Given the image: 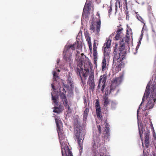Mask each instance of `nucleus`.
I'll return each mask as SVG.
<instances>
[{
    "mask_svg": "<svg viewBox=\"0 0 156 156\" xmlns=\"http://www.w3.org/2000/svg\"><path fill=\"white\" fill-rule=\"evenodd\" d=\"M59 117L55 119L57 127L59 139L61 146L62 156H73L72 153L67 145L64 132L62 130V123Z\"/></svg>",
    "mask_w": 156,
    "mask_h": 156,
    "instance_id": "obj_1",
    "label": "nucleus"
},
{
    "mask_svg": "<svg viewBox=\"0 0 156 156\" xmlns=\"http://www.w3.org/2000/svg\"><path fill=\"white\" fill-rule=\"evenodd\" d=\"M115 40H120L119 50L117 49L118 44L116 43L114 47L113 52L114 55V62L117 60L121 61L123 60L126 57V51L124 44L123 39L121 37V34L117 33L115 37Z\"/></svg>",
    "mask_w": 156,
    "mask_h": 156,
    "instance_id": "obj_2",
    "label": "nucleus"
},
{
    "mask_svg": "<svg viewBox=\"0 0 156 156\" xmlns=\"http://www.w3.org/2000/svg\"><path fill=\"white\" fill-rule=\"evenodd\" d=\"M150 91L151 94L148 100V102L146 105V110L152 108L154 106V103L156 100V82L154 85H152L151 88H150V86L149 84H148L147 85L145 93L142 98V102L140 106L141 105L145 98L148 97Z\"/></svg>",
    "mask_w": 156,
    "mask_h": 156,
    "instance_id": "obj_3",
    "label": "nucleus"
},
{
    "mask_svg": "<svg viewBox=\"0 0 156 156\" xmlns=\"http://www.w3.org/2000/svg\"><path fill=\"white\" fill-rule=\"evenodd\" d=\"M80 55L81 56H79L77 54L76 55V59L77 61V66L80 68H83V67L84 68H92L93 65L90 62L89 59L87 58L83 53L81 54Z\"/></svg>",
    "mask_w": 156,
    "mask_h": 156,
    "instance_id": "obj_4",
    "label": "nucleus"
},
{
    "mask_svg": "<svg viewBox=\"0 0 156 156\" xmlns=\"http://www.w3.org/2000/svg\"><path fill=\"white\" fill-rule=\"evenodd\" d=\"M123 77V76L122 75L119 77L113 78L111 81L109 90H106L105 94L108 95L113 93L115 90L116 87H118L122 83Z\"/></svg>",
    "mask_w": 156,
    "mask_h": 156,
    "instance_id": "obj_5",
    "label": "nucleus"
},
{
    "mask_svg": "<svg viewBox=\"0 0 156 156\" xmlns=\"http://www.w3.org/2000/svg\"><path fill=\"white\" fill-rule=\"evenodd\" d=\"M74 133L79 147V149L80 154H81V153L82 152L83 148V140L81 141L82 140L81 137L83 135L82 131V130L79 129L78 127H76L75 129Z\"/></svg>",
    "mask_w": 156,
    "mask_h": 156,
    "instance_id": "obj_6",
    "label": "nucleus"
},
{
    "mask_svg": "<svg viewBox=\"0 0 156 156\" xmlns=\"http://www.w3.org/2000/svg\"><path fill=\"white\" fill-rule=\"evenodd\" d=\"M99 17V21L96 22L92 23L90 25V30H92L96 34L99 35V32L100 30L101 25V21L100 19V15L99 14H98Z\"/></svg>",
    "mask_w": 156,
    "mask_h": 156,
    "instance_id": "obj_7",
    "label": "nucleus"
},
{
    "mask_svg": "<svg viewBox=\"0 0 156 156\" xmlns=\"http://www.w3.org/2000/svg\"><path fill=\"white\" fill-rule=\"evenodd\" d=\"M106 79L107 76L105 74L103 75V76H101L100 77L99 83L98 87V88H100L101 86L102 89L101 90L102 92H103L104 90L105 87Z\"/></svg>",
    "mask_w": 156,
    "mask_h": 156,
    "instance_id": "obj_8",
    "label": "nucleus"
},
{
    "mask_svg": "<svg viewBox=\"0 0 156 156\" xmlns=\"http://www.w3.org/2000/svg\"><path fill=\"white\" fill-rule=\"evenodd\" d=\"M77 69V74L80 76L81 78V75H82L83 77L86 79L88 75L89 72V69Z\"/></svg>",
    "mask_w": 156,
    "mask_h": 156,
    "instance_id": "obj_9",
    "label": "nucleus"
},
{
    "mask_svg": "<svg viewBox=\"0 0 156 156\" xmlns=\"http://www.w3.org/2000/svg\"><path fill=\"white\" fill-rule=\"evenodd\" d=\"M75 50V48L73 44L68 45L65 47L64 51L63 52V54L71 55L73 51Z\"/></svg>",
    "mask_w": 156,
    "mask_h": 156,
    "instance_id": "obj_10",
    "label": "nucleus"
},
{
    "mask_svg": "<svg viewBox=\"0 0 156 156\" xmlns=\"http://www.w3.org/2000/svg\"><path fill=\"white\" fill-rule=\"evenodd\" d=\"M96 111L97 116L98 118H101L102 116L101 114V107L99 104L98 100H97L95 103Z\"/></svg>",
    "mask_w": 156,
    "mask_h": 156,
    "instance_id": "obj_11",
    "label": "nucleus"
},
{
    "mask_svg": "<svg viewBox=\"0 0 156 156\" xmlns=\"http://www.w3.org/2000/svg\"><path fill=\"white\" fill-rule=\"evenodd\" d=\"M64 59L66 62L67 64H69V67L71 68L72 67L71 66V64L72 62V55L68 54H63Z\"/></svg>",
    "mask_w": 156,
    "mask_h": 156,
    "instance_id": "obj_12",
    "label": "nucleus"
},
{
    "mask_svg": "<svg viewBox=\"0 0 156 156\" xmlns=\"http://www.w3.org/2000/svg\"><path fill=\"white\" fill-rule=\"evenodd\" d=\"M112 100L109 99L107 95L103 96L102 101L103 102L104 106L105 107H107L108 105L110 104Z\"/></svg>",
    "mask_w": 156,
    "mask_h": 156,
    "instance_id": "obj_13",
    "label": "nucleus"
},
{
    "mask_svg": "<svg viewBox=\"0 0 156 156\" xmlns=\"http://www.w3.org/2000/svg\"><path fill=\"white\" fill-rule=\"evenodd\" d=\"M59 96L61 98L63 101L64 99L66 98V96L65 93L66 91L65 89L63 87H60L59 89Z\"/></svg>",
    "mask_w": 156,
    "mask_h": 156,
    "instance_id": "obj_14",
    "label": "nucleus"
},
{
    "mask_svg": "<svg viewBox=\"0 0 156 156\" xmlns=\"http://www.w3.org/2000/svg\"><path fill=\"white\" fill-rule=\"evenodd\" d=\"M93 141L92 143V146L93 148H95L96 143H98L100 141V138L99 136H97L95 134L93 136Z\"/></svg>",
    "mask_w": 156,
    "mask_h": 156,
    "instance_id": "obj_15",
    "label": "nucleus"
},
{
    "mask_svg": "<svg viewBox=\"0 0 156 156\" xmlns=\"http://www.w3.org/2000/svg\"><path fill=\"white\" fill-rule=\"evenodd\" d=\"M89 111V108H86L84 110L83 114V120L84 122L85 123L87 120V118L88 116V114Z\"/></svg>",
    "mask_w": 156,
    "mask_h": 156,
    "instance_id": "obj_16",
    "label": "nucleus"
},
{
    "mask_svg": "<svg viewBox=\"0 0 156 156\" xmlns=\"http://www.w3.org/2000/svg\"><path fill=\"white\" fill-rule=\"evenodd\" d=\"M103 48L104 58L108 59L109 58V55L110 54V49L106 47Z\"/></svg>",
    "mask_w": 156,
    "mask_h": 156,
    "instance_id": "obj_17",
    "label": "nucleus"
},
{
    "mask_svg": "<svg viewBox=\"0 0 156 156\" xmlns=\"http://www.w3.org/2000/svg\"><path fill=\"white\" fill-rule=\"evenodd\" d=\"M91 69V73L89 76L88 80L87 83L89 84L94 82V70Z\"/></svg>",
    "mask_w": 156,
    "mask_h": 156,
    "instance_id": "obj_18",
    "label": "nucleus"
},
{
    "mask_svg": "<svg viewBox=\"0 0 156 156\" xmlns=\"http://www.w3.org/2000/svg\"><path fill=\"white\" fill-rule=\"evenodd\" d=\"M149 134L148 133H146L145 136V145L146 148H148L149 146Z\"/></svg>",
    "mask_w": 156,
    "mask_h": 156,
    "instance_id": "obj_19",
    "label": "nucleus"
},
{
    "mask_svg": "<svg viewBox=\"0 0 156 156\" xmlns=\"http://www.w3.org/2000/svg\"><path fill=\"white\" fill-rule=\"evenodd\" d=\"M73 46L75 48V49L76 48L77 49L80 50L82 48V43L78 41H76L73 44Z\"/></svg>",
    "mask_w": 156,
    "mask_h": 156,
    "instance_id": "obj_20",
    "label": "nucleus"
},
{
    "mask_svg": "<svg viewBox=\"0 0 156 156\" xmlns=\"http://www.w3.org/2000/svg\"><path fill=\"white\" fill-rule=\"evenodd\" d=\"M109 125L106 123L105 125V131L106 133L105 134V137H108L110 136V133L109 132Z\"/></svg>",
    "mask_w": 156,
    "mask_h": 156,
    "instance_id": "obj_21",
    "label": "nucleus"
},
{
    "mask_svg": "<svg viewBox=\"0 0 156 156\" xmlns=\"http://www.w3.org/2000/svg\"><path fill=\"white\" fill-rule=\"evenodd\" d=\"M111 44V40L110 39H108L106 40V42L104 44L103 48H110Z\"/></svg>",
    "mask_w": 156,
    "mask_h": 156,
    "instance_id": "obj_22",
    "label": "nucleus"
},
{
    "mask_svg": "<svg viewBox=\"0 0 156 156\" xmlns=\"http://www.w3.org/2000/svg\"><path fill=\"white\" fill-rule=\"evenodd\" d=\"M90 8L89 7V5H88L87 3H86L83 8V12L85 14H87L90 10Z\"/></svg>",
    "mask_w": 156,
    "mask_h": 156,
    "instance_id": "obj_23",
    "label": "nucleus"
},
{
    "mask_svg": "<svg viewBox=\"0 0 156 156\" xmlns=\"http://www.w3.org/2000/svg\"><path fill=\"white\" fill-rule=\"evenodd\" d=\"M97 48L96 43L94 42L93 44V57L98 56Z\"/></svg>",
    "mask_w": 156,
    "mask_h": 156,
    "instance_id": "obj_24",
    "label": "nucleus"
},
{
    "mask_svg": "<svg viewBox=\"0 0 156 156\" xmlns=\"http://www.w3.org/2000/svg\"><path fill=\"white\" fill-rule=\"evenodd\" d=\"M53 79L54 81H57L59 79V77L58 75V74L55 71H54L53 72Z\"/></svg>",
    "mask_w": 156,
    "mask_h": 156,
    "instance_id": "obj_25",
    "label": "nucleus"
},
{
    "mask_svg": "<svg viewBox=\"0 0 156 156\" xmlns=\"http://www.w3.org/2000/svg\"><path fill=\"white\" fill-rule=\"evenodd\" d=\"M85 36L86 40L88 44H91V38L89 36L88 34L87 33H86L85 34Z\"/></svg>",
    "mask_w": 156,
    "mask_h": 156,
    "instance_id": "obj_26",
    "label": "nucleus"
},
{
    "mask_svg": "<svg viewBox=\"0 0 156 156\" xmlns=\"http://www.w3.org/2000/svg\"><path fill=\"white\" fill-rule=\"evenodd\" d=\"M62 111L61 108L58 107H55L53 111V112L57 113H60Z\"/></svg>",
    "mask_w": 156,
    "mask_h": 156,
    "instance_id": "obj_27",
    "label": "nucleus"
},
{
    "mask_svg": "<svg viewBox=\"0 0 156 156\" xmlns=\"http://www.w3.org/2000/svg\"><path fill=\"white\" fill-rule=\"evenodd\" d=\"M107 59V58H103L102 62V68L104 69V68H105L106 67V59Z\"/></svg>",
    "mask_w": 156,
    "mask_h": 156,
    "instance_id": "obj_28",
    "label": "nucleus"
},
{
    "mask_svg": "<svg viewBox=\"0 0 156 156\" xmlns=\"http://www.w3.org/2000/svg\"><path fill=\"white\" fill-rule=\"evenodd\" d=\"M88 84L90 86V90H91L93 91L94 90V89L95 86L94 83H91Z\"/></svg>",
    "mask_w": 156,
    "mask_h": 156,
    "instance_id": "obj_29",
    "label": "nucleus"
},
{
    "mask_svg": "<svg viewBox=\"0 0 156 156\" xmlns=\"http://www.w3.org/2000/svg\"><path fill=\"white\" fill-rule=\"evenodd\" d=\"M68 83L70 86L71 88H72L74 86L73 85V81L71 80V79L69 77L67 81Z\"/></svg>",
    "mask_w": 156,
    "mask_h": 156,
    "instance_id": "obj_30",
    "label": "nucleus"
},
{
    "mask_svg": "<svg viewBox=\"0 0 156 156\" xmlns=\"http://www.w3.org/2000/svg\"><path fill=\"white\" fill-rule=\"evenodd\" d=\"M52 96V99L54 103L56 105H57L58 102L57 101V99L55 96H54L52 94H51Z\"/></svg>",
    "mask_w": 156,
    "mask_h": 156,
    "instance_id": "obj_31",
    "label": "nucleus"
},
{
    "mask_svg": "<svg viewBox=\"0 0 156 156\" xmlns=\"http://www.w3.org/2000/svg\"><path fill=\"white\" fill-rule=\"evenodd\" d=\"M110 104L111 105V108H115L116 105V103L113 101H111Z\"/></svg>",
    "mask_w": 156,
    "mask_h": 156,
    "instance_id": "obj_32",
    "label": "nucleus"
},
{
    "mask_svg": "<svg viewBox=\"0 0 156 156\" xmlns=\"http://www.w3.org/2000/svg\"><path fill=\"white\" fill-rule=\"evenodd\" d=\"M64 100V101H63L64 105L65 107H66L68 105V100L66 98V99H64L63 100Z\"/></svg>",
    "mask_w": 156,
    "mask_h": 156,
    "instance_id": "obj_33",
    "label": "nucleus"
},
{
    "mask_svg": "<svg viewBox=\"0 0 156 156\" xmlns=\"http://www.w3.org/2000/svg\"><path fill=\"white\" fill-rule=\"evenodd\" d=\"M94 63L96 67H97V59H98V56L94 57Z\"/></svg>",
    "mask_w": 156,
    "mask_h": 156,
    "instance_id": "obj_34",
    "label": "nucleus"
},
{
    "mask_svg": "<svg viewBox=\"0 0 156 156\" xmlns=\"http://www.w3.org/2000/svg\"><path fill=\"white\" fill-rule=\"evenodd\" d=\"M97 128L98 129L99 133V134L98 136H100V134L101 133V127L100 126V125L97 126Z\"/></svg>",
    "mask_w": 156,
    "mask_h": 156,
    "instance_id": "obj_35",
    "label": "nucleus"
},
{
    "mask_svg": "<svg viewBox=\"0 0 156 156\" xmlns=\"http://www.w3.org/2000/svg\"><path fill=\"white\" fill-rule=\"evenodd\" d=\"M108 10L109 15H110V14H111V12H112V9L111 5H110L109 7H108Z\"/></svg>",
    "mask_w": 156,
    "mask_h": 156,
    "instance_id": "obj_36",
    "label": "nucleus"
},
{
    "mask_svg": "<svg viewBox=\"0 0 156 156\" xmlns=\"http://www.w3.org/2000/svg\"><path fill=\"white\" fill-rule=\"evenodd\" d=\"M122 30L123 28L122 27H120L117 30L116 33L121 34V31H122Z\"/></svg>",
    "mask_w": 156,
    "mask_h": 156,
    "instance_id": "obj_37",
    "label": "nucleus"
},
{
    "mask_svg": "<svg viewBox=\"0 0 156 156\" xmlns=\"http://www.w3.org/2000/svg\"><path fill=\"white\" fill-rule=\"evenodd\" d=\"M125 14L126 15V19L128 20H129V12L128 11H126Z\"/></svg>",
    "mask_w": 156,
    "mask_h": 156,
    "instance_id": "obj_38",
    "label": "nucleus"
},
{
    "mask_svg": "<svg viewBox=\"0 0 156 156\" xmlns=\"http://www.w3.org/2000/svg\"><path fill=\"white\" fill-rule=\"evenodd\" d=\"M136 16H137V18L140 20V21L141 22H142V21H143V19L142 18V17L139 16V15H138L137 14L136 15Z\"/></svg>",
    "mask_w": 156,
    "mask_h": 156,
    "instance_id": "obj_39",
    "label": "nucleus"
},
{
    "mask_svg": "<svg viewBox=\"0 0 156 156\" xmlns=\"http://www.w3.org/2000/svg\"><path fill=\"white\" fill-rule=\"evenodd\" d=\"M129 32L128 30H127L126 31V38H127L128 40H129L130 39V36L129 35Z\"/></svg>",
    "mask_w": 156,
    "mask_h": 156,
    "instance_id": "obj_40",
    "label": "nucleus"
},
{
    "mask_svg": "<svg viewBox=\"0 0 156 156\" xmlns=\"http://www.w3.org/2000/svg\"><path fill=\"white\" fill-rule=\"evenodd\" d=\"M136 2L139 4H141L143 3V0H135Z\"/></svg>",
    "mask_w": 156,
    "mask_h": 156,
    "instance_id": "obj_41",
    "label": "nucleus"
},
{
    "mask_svg": "<svg viewBox=\"0 0 156 156\" xmlns=\"http://www.w3.org/2000/svg\"><path fill=\"white\" fill-rule=\"evenodd\" d=\"M113 60H114V58L113 59ZM122 61V60L121 61H118V60H117L116 61H115L114 62V61H113V65H114L115 66H116V62H120L121 61ZM116 67H117V66H116V67H115V68H116Z\"/></svg>",
    "mask_w": 156,
    "mask_h": 156,
    "instance_id": "obj_42",
    "label": "nucleus"
},
{
    "mask_svg": "<svg viewBox=\"0 0 156 156\" xmlns=\"http://www.w3.org/2000/svg\"><path fill=\"white\" fill-rule=\"evenodd\" d=\"M67 107L68 108V113H70L71 112V110L69 106V105H68Z\"/></svg>",
    "mask_w": 156,
    "mask_h": 156,
    "instance_id": "obj_43",
    "label": "nucleus"
},
{
    "mask_svg": "<svg viewBox=\"0 0 156 156\" xmlns=\"http://www.w3.org/2000/svg\"><path fill=\"white\" fill-rule=\"evenodd\" d=\"M84 103L85 105V106H86L87 105V101L85 97L84 98Z\"/></svg>",
    "mask_w": 156,
    "mask_h": 156,
    "instance_id": "obj_44",
    "label": "nucleus"
},
{
    "mask_svg": "<svg viewBox=\"0 0 156 156\" xmlns=\"http://www.w3.org/2000/svg\"><path fill=\"white\" fill-rule=\"evenodd\" d=\"M88 45V46H89L90 50L91 51H92V50L91 44H89Z\"/></svg>",
    "mask_w": 156,
    "mask_h": 156,
    "instance_id": "obj_45",
    "label": "nucleus"
},
{
    "mask_svg": "<svg viewBox=\"0 0 156 156\" xmlns=\"http://www.w3.org/2000/svg\"><path fill=\"white\" fill-rule=\"evenodd\" d=\"M60 60L59 58H58L57 59L56 62H57V65H59V63L60 62Z\"/></svg>",
    "mask_w": 156,
    "mask_h": 156,
    "instance_id": "obj_46",
    "label": "nucleus"
},
{
    "mask_svg": "<svg viewBox=\"0 0 156 156\" xmlns=\"http://www.w3.org/2000/svg\"><path fill=\"white\" fill-rule=\"evenodd\" d=\"M51 85L52 87L53 88V90H55V88L54 84L53 83L51 84Z\"/></svg>",
    "mask_w": 156,
    "mask_h": 156,
    "instance_id": "obj_47",
    "label": "nucleus"
},
{
    "mask_svg": "<svg viewBox=\"0 0 156 156\" xmlns=\"http://www.w3.org/2000/svg\"><path fill=\"white\" fill-rule=\"evenodd\" d=\"M139 133H140V138H141V136H142V134H141L140 132V131H139ZM142 140V144H143V140Z\"/></svg>",
    "mask_w": 156,
    "mask_h": 156,
    "instance_id": "obj_48",
    "label": "nucleus"
},
{
    "mask_svg": "<svg viewBox=\"0 0 156 156\" xmlns=\"http://www.w3.org/2000/svg\"><path fill=\"white\" fill-rule=\"evenodd\" d=\"M115 10L116 11V12L117 10V5L116 4L115 5Z\"/></svg>",
    "mask_w": 156,
    "mask_h": 156,
    "instance_id": "obj_49",
    "label": "nucleus"
},
{
    "mask_svg": "<svg viewBox=\"0 0 156 156\" xmlns=\"http://www.w3.org/2000/svg\"><path fill=\"white\" fill-rule=\"evenodd\" d=\"M86 3H87L88 4V5H89V7H90V3L89 2L88 3L87 2H86Z\"/></svg>",
    "mask_w": 156,
    "mask_h": 156,
    "instance_id": "obj_50",
    "label": "nucleus"
},
{
    "mask_svg": "<svg viewBox=\"0 0 156 156\" xmlns=\"http://www.w3.org/2000/svg\"><path fill=\"white\" fill-rule=\"evenodd\" d=\"M117 2H118V3H120L121 0H116Z\"/></svg>",
    "mask_w": 156,
    "mask_h": 156,
    "instance_id": "obj_51",
    "label": "nucleus"
},
{
    "mask_svg": "<svg viewBox=\"0 0 156 156\" xmlns=\"http://www.w3.org/2000/svg\"><path fill=\"white\" fill-rule=\"evenodd\" d=\"M100 156H104V154H102V153H100Z\"/></svg>",
    "mask_w": 156,
    "mask_h": 156,
    "instance_id": "obj_52",
    "label": "nucleus"
},
{
    "mask_svg": "<svg viewBox=\"0 0 156 156\" xmlns=\"http://www.w3.org/2000/svg\"><path fill=\"white\" fill-rule=\"evenodd\" d=\"M147 112H146V113H145V116H147Z\"/></svg>",
    "mask_w": 156,
    "mask_h": 156,
    "instance_id": "obj_53",
    "label": "nucleus"
},
{
    "mask_svg": "<svg viewBox=\"0 0 156 156\" xmlns=\"http://www.w3.org/2000/svg\"><path fill=\"white\" fill-rule=\"evenodd\" d=\"M120 2H120V3H118L119 4V8L120 7Z\"/></svg>",
    "mask_w": 156,
    "mask_h": 156,
    "instance_id": "obj_54",
    "label": "nucleus"
},
{
    "mask_svg": "<svg viewBox=\"0 0 156 156\" xmlns=\"http://www.w3.org/2000/svg\"><path fill=\"white\" fill-rule=\"evenodd\" d=\"M58 72H60V70H59V69H58Z\"/></svg>",
    "mask_w": 156,
    "mask_h": 156,
    "instance_id": "obj_55",
    "label": "nucleus"
},
{
    "mask_svg": "<svg viewBox=\"0 0 156 156\" xmlns=\"http://www.w3.org/2000/svg\"><path fill=\"white\" fill-rule=\"evenodd\" d=\"M102 69L103 71H104L105 70L104 69Z\"/></svg>",
    "mask_w": 156,
    "mask_h": 156,
    "instance_id": "obj_56",
    "label": "nucleus"
},
{
    "mask_svg": "<svg viewBox=\"0 0 156 156\" xmlns=\"http://www.w3.org/2000/svg\"><path fill=\"white\" fill-rule=\"evenodd\" d=\"M125 1H126V0H125Z\"/></svg>",
    "mask_w": 156,
    "mask_h": 156,
    "instance_id": "obj_57",
    "label": "nucleus"
}]
</instances>
